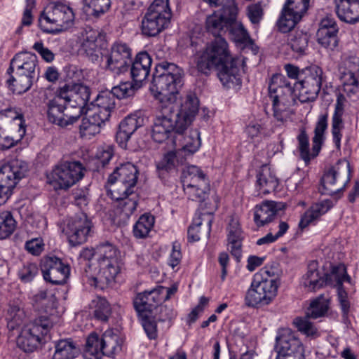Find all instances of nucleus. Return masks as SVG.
I'll list each match as a JSON object with an SVG mask.
<instances>
[{"instance_id": "nucleus-43", "label": "nucleus", "mask_w": 359, "mask_h": 359, "mask_svg": "<svg viewBox=\"0 0 359 359\" xmlns=\"http://www.w3.org/2000/svg\"><path fill=\"white\" fill-rule=\"evenodd\" d=\"M287 41L292 51L299 56L306 53L309 41V37L306 33L302 31L294 32L289 35Z\"/></svg>"}, {"instance_id": "nucleus-44", "label": "nucleus", "mask_w": 359, "mask_h": 359, "mask_svg": "<svg viewBox=\"0 0 359 359\" xmlns=\"http://www.w3.org/2000/svg\"><path fill=\"white\" fill-rule=\"evenodd\" d=\"M91 104L99 111H107L110 116L111 111L115 108V97L111 91H104L97 95Z\"/></svg>"}, {"instance_id": "nucleus-29", "label": "nucleus", "mask_w": 359, "mask_h": 359, "mask_svg": "<svg viewBox=\"0 0 359 359\" xmlns=\"http://www.w3.org/2000/svg\"><path fill=\"white\" fill-rule=\"evenodd\" d=\"M277 355L304 356V348L302 342L290 333L278 334L276 338Z\"/></svg>"}, {"instance_id": "nucleus-13", "label": "nucleus", "mask_w": 359, "mask_h": 359, "mask_svg": "<svg viewBox=\"0 0 359 359\" xmlns=\"http://www.w3.org/2000/svg\"><path fill=\"white\" fill-rule=\"evenodd\" d=\"M138 175L139 170L134 164L127 162L120 165L109 177L108 182L116 184L109 191H114L116 198L128 192L135 191Z\"/></svg>"}, {"instance_id": "nucleus-28", "label": "nucleus", "mask_w": 359, "mask_h": 359, "mask_svg": "<svg viewBox=\"0 0 359 359\" xmlns=\"http://www.w3.org/2000/svg\"><path fill=\"white\" fill-rule=\"evenodd\" d=\"M281 209L280 203L265 201L254 208V222L257 227L273 222Z\"/></svg>"}, {"instance_id": "nucleus-25", "label": "nucleus", "mask_w": 359, "mask_h": 359, "mask_svg": "<svg viewBox=\"0 0 359 359\" xmlns=\"http://www.w3.org/2000/svg\"><path fill=\"white\" fill-rule=\"evenodd\" d=\"M144 124V116L142 111H136L128 115L119 124L116 135V142L121 147L126 149L131 135Z\"/></svg>"}, {"instance_id": "nucleus-6", "label": "nucleus", "mask_w": 359, "mask_h": 359, "mask_svg": "<svg viewBox=\"0 0 359 359\" xmlns=\"http://www.w3.org/2000/svg\"><path fill=\"white\" fill-rule=\"evenodd\" d=\"M53 319L41 315L25 325L18 337L17 344L25 352H33L42 343L53 326Z\"/></svg>"}, {"instance_id": "nucleus-51", "label": "nucleus", "mask_w": 359, "mask_h": 359, "mask_svg": "<svg viewBox=\"0 0 359 359\" xmlns=\"http://www.w3.org/2000/svg\"><path fill=\"white\" fill-rule=\"evenodd\" d=\"M33 301L39 306H45V311L48 313V309L50 310V316L51 319L53 318L52 311L55 308L56 297L54 294H48L46 291H39L37 294L34 295Z\"/></svg>"}, {"instance_id": "nucleus-35", "label": "nucleus", "mask_w": 359, "mask_h": 359, "mask_svg": "<svg viewBox=\"0 0 359 359\" xmlns=\"http://www.w3.org/2000/svg\"><path fill=\"white\" fill-rule=\"evenodd\" d=\"M165 18L156 16L146 12L141 22V31L143 35L149 37L158 35L169 25Z\"/></svg>"}, {"instance_id": "nucleus-32", "label": "nucleus", "mask_w": 359, "mask_h": 359, "mask_svg": "<svg viewBox=\"0 0 359 359\" xmlns=\"http://www.w3.org/2000/svg\"><path fill=\"white\" fill-rule=\"evenodd\" d=\"M152 60L147 52L139 53L130 64V74L133 81L141 83L149 74Z\"/></svg>"}, {"instance_id": "nucleus-60", "label": "nucleus", "mask_w": 359, "mask_h": 359, "mask_svg": "<svg viewBox=\"0 0 359 359\" xmlns=\"http://www.w3.org/2000/svg\"><path fill=\"white\" fill-rule=\"evenodd\" d=\"M100 132V130L96 125L93 124L86 116L83 118L81 123L79 126V133L82 138L90 139Z\"/></svg>"}, {"instance_id": "nucleus-10", "label": "nucleus", "mask_w": 359, "mask_h": 359, "mask_svg": "<svg viewBox=\"0 0 359 359\" xmlns=\"http://www.w3.org/2000/svg\"><path fill=\"white\" fill-rule=\"evenodd\" d=\"M28 171L27 163L20 159H13L0 168V205L12 194L13 188Z\"/></svg>"}, {"instance_id": "nucleus-23", "label": "nucleus", "mask_w": 359, "mask_h": 359, "mask_svg": "<svg viewBox=\"0 0 359 359\" xmlns=\"http://www.w3.org/2000/svg\"><path fill=\"white\" fill-rule=\"evenodd\" d=\"M199 108V100L196 95L192 92L187 93L183 98L180 107L177 113L173 111V116L177 118V128L182 130L185 128L187 130Z\"/></svg>"}, {"instance_id": "nucleus-5", "label": "nucleus", "mask_w": 359, "mask_h": 359, "mask_svg": "<svg viewBox=\"0 0 359 359\" xmlns=\"http://www.w3.org/2000/svg\"><path fill=\"white\" fill-rule=\"evenodd\" d=\"M123 339L116 331L106 330L101 338L91 333L86 339L83 351L84 359H102L103 355L114 357L121 351Z\"/></svg>"}, {"instance_id": "nucleus-24", "label": "nucleus", "mask_w": 359, "mask_h": 359, "mask_svg": "<svg viewBox=\"0 0 359 359\" xmlns=\"http://www.w3.org/2000/svg\"><path fill=\"white\" fill-rule=\"evenodd\" d=\"M163 286L138 293L133 299V305L138 315L153 314V311L163 300Z\"/></svg>"}, {"instance_id": "nucleus-18", "label": "nucleus", "mask_w": 359, "mask_h": 359, "mask_svg": "<svg viewBox=\"0 0 359 359\" xmlns=\"http://www.w3.org/2000/svg\"><path fill=\"white\" fill-rule=\"evenodd\" d=\"M57 90L79 118L90 100V90L89 87L82 83H72L64 85Z\"/></svg>"}, {"instance_id": "nucleus-48", "label": "nucleus", "mask_w": 359, "mask_h": 359, "mask_svg": "<svg viewBox=\"0 0 359 359\" xmlns=\"http://www.w3.org/2000/svg\"><path fill=\"white\" fill-rule=\"evenodd\" d=\"M329 299L323 295H320L314 299L308 308L306 315L307 317L316 319L324 316L329 308Z\"/></svg>"}, {"instance_id": "nucleus-2", "label": "nucleus", "mask_w": 359, "mask_h": 359, "mask_svg": "<svg viewBox=\"0 0 359 359\" xmlns=\"http://www.w3.org/2000/svg\"><path fill=\"white\" fill-rule=\"evenodd\" d=\"M184 71L177 65L162 61L156 65L150 90L161 103H175L184 85Z\"/></svg>"}, {"instance_id": "nucleus-30", "label": "nucleus", "mask_w": 359, "mask_h": 359, "mask_svg": "<svg viewBox=\"0 0 359 359\" xmlns=\"http://www.w3.org/2000/svg\"><path fill=\"white\" fill-rule=\"evenodd\" d=\"M344 101V96L339 94L335 104L334 111L332 117L331 133L332 141L337 150L341 149V140L343 136L342 130L344 129L343 120Z\"/></svg>"}, {"instance_id": "nucleus-14", "label": "nucleus", "mask_w": 359, "mask_h": 359, "mask_svg": "<svg viewBox=\"0 0 359 359\" xmlns=\"http://www.w3.org/2000/svg\"><path fill=\"white\" fill-rule=\"evenodd\" d=\"M85 168L79 161H65L53 169L50 184L55 189H67L81 180Z\"/></svg>"}, {"instance_id": "nucleus-4", "label": "nucleus", "mask_w": 359, "mask_h": 359, "mask_svg": "<svg viewBox=\"0 0 359 359\" xmlns=\"http://www.w3.org/2000/svg\"><path fill=\"white\" fill-rule=\"evenodd\" d=\"M269 95L272 101L273 118L284 123L292 113L290 107L295 104L293 88L285 76L273 75L269 84Z\"/></svg>"}, {"instance_id": "nucleus-46", "label": "nucleus", "mask_w": 359, "mask_h": 359, "mask_svg": "<svg viewBox=\"0 0 359 359\" xmlns=\"http://www.w3.org/2000/svg\"><path fill=\"white\" fill-rule=\"evenodd\" d=\"M154 221V217L151 214L142 215L133 226L134 236L137 238H146L153 227Z\"/></svg>"}, {"instance_id": "nucleus-61", "label": "nucleus", "mask_w": 359, "mask_h": 359, "mask_svg": "<svg viewBox=\"0 0 359 359\" xmlns=\"http://www.w3.org/2000/svg\"><path fill=\"white\" fill-rule=\"evenodd\" d=\"M247 15L252 24H259L264 15V8L261 2L249 5L247 7Z\"/></svg>"}, {"instance_id": "nucleus-26", "label": "nucleus", "mask_w": 359, "mask_h": 359, "mask_svg": "<svg viewBox=\"0 0 359 359\" xmlns=\"http://www.w3.org/2000/svg\"><path fill=\"white\" fill-rule=\"evenodd\" d=\"M37 63V56L34 53L29 52L19 53L15 55L11 60L7 73L11 74L13 70H18L19 68L25 74L38 78Z\"/></svg>"}, {"instance_id": "nucleus-42", "label": "nucleus", "mask_w": 359, "mask_h": 359, "mask_svg": "<svg viewBox=\"0 0 359 359\" xmlns=\"http://www.w3.org/2000/svg\"><path fill=\"white\" fill-rule=\"evenodd\" d=\"M325 285H330L334 287H343L344 281L350 283L351 278L347 274L346 268L344 264H339L331 266L330 272L325 274Z\"/></svg>"}, {"instance_id": "nucleus-41", "label": "nucleus", "mask_w": 359, "mask_h": 359, "mask_svg": "<svg viewBox=\"0 0 359 359\" xmlns=\"http://www.w3.org/2000/svg\"><path fill=\"white\" fill-rule=\"evenodd\" d=\"M79 354V348L71 339H62L55 342L53 359H74Z\"/></svg>"}, {"instance_id": "nucleus-21", "label": "nucleus", "mask_w": 359, "mask_h": 359, "mask_svg": "<svg viewBox=\"0 0 359 359\" xmlns=\"http://www.w3.org/2000/svg\"><path fill=\"white\" fill-rule=\"evenodd\" d=\"M105 67L116 75L125 73L132 62L131 49L122 43H115L109 53L104 55Z\"/></svg>"}, {"instance_id": "nucleus-40", "label": "nucleus", "mask_w": 359, "mask_h": 359, "mask_svg": "<svg viewBox=\"0 0 359 359\" xmlns=\"http://www.w3.org/2000/svg\"><path fill=\"white\" fill-rule=\"evenodd\" d=\"M36 77L25 74L22 71L13 70L8 83L13 93L22 94L30 89Z\"/></svg>"}, {"instance_id": "nucleus-22", "label": "nucleus", "mask_w": 359, "mask_h": 359, "mask_svg": "<svg viewBox=\"0 0 359 359\" xmlns=\"http://www.w3.org/2000/svg\"><path fill=\"white\" fill-rule=\"evenodd\" d=\"M41 270L43 279L53 285L65 283L70 273L69 266L55 256L45 257L41 261Z\"/></svg>"}, {"instance_id": "nucleus-15", "label": "nucleus", "mask_w": 359, "mask_h": 359, "mask_svg": "<svg viewBox=\"0 0 359 359\" xmlns=\"http://www.w3.org/2000/svg\"><path fill=\"white\" fill-rule=\"evenodd\" d=\"M179 144L182 148L176 152L170 151L166 154L158 168L168 171L174 168L176 158L182 163V158L196 152L201 144L199 132L197 130H189V135L179 140Z\"/></svg>"}, {"instance_id": "nucleus-57", "label": "nucleus", "mask_w": 359, "mask_h": 359, "mask_svg": "<svg viewBox=\"0 0 359 359\" xmlns=\"http://www.w3.org/2000/svg\"><path fill=\"white\" fill-rule=\"evenodd\" d=\"M317 41L325 48L333 50L338 44L337 34L332 32L317 31Z\"/></svg>"}, {"instance_id": "nucleus-1", "label": "nucleus", "mask_w": 359, "mask_h": 359, "mask_svg": "<svg viewBox=\"0 0 359 359\" xmlns=\"http://www.w3.org/2000/svg\"><path fill=\"white\" fill-rule=\"evenodd\" d=\"M235 0H225L222 8L207 16L205 29L208 33L215 37V40L207 44L205 48L196 53L195 62L197 69L208 75L213 69L218 70V77L224 87L228 88L240 86L239 59L231 57L228 43L222 36L227 32L229 14L226 6L235 3Z\"/></svg>"}, {"instance_id": "nucleus-37", "label": "nucleus", "mask_w": 359, "mask_h": 359, "mask_svg": "<svg viewBox=\"0 0 359 359\" xmlns=\"http://www.w3.org/2000/svg\"><path fill=\"white\" fill-rule=\"evenodd\" d=\"M111 198L118 202L117 213L128 219L136 210L138 203V195L135 191L128 192L126 194L120 196L118 198L114 195V191H109Z\"/></svg>"}, {"instance_id": "nucleus-53", "label": "nucleus", "mask_w": 359, "mask_h": 359, "mask_svg": "<svg viewBox=\"0 0 359 359\" xmlns=\"http://www.w3.org/2000/svg\"><path fill=\"white\" fill-rule=\"evenodd\" d=\"M16 227V222L9 212L0 215V239H5L13 233Z\"/></svg>"}, {"instance_id": "nucleus-49", "label": "nucleus", "mask_w": 359, "mask_h": 359, "mask_svg": "<svg viewBox=\"0 0 359 359\" xmlns=\"http://www.w3.org/2000/svg\"><path fill=\"white\" fill-rule=\"evenodd\" d=\"M25 313L19 306L11 304L7 311L6 320L8 328L13 330L24 323Z\"/></svg>"}, {"instance_id": "nucleus-31", "label": "nucleus", "mask_w": 359, "mask_h": 359, "mask_svg": "<svg viewBox=\"0 0 359 359\" xmlns=\"http://www.w3.org/2000/svg\"><path fill=\"white\" fill-rule=\"evenodd\" d=\"M212 220L213 216L210 213L201 214L195 218L193 224L188 229L189 241H198L203 236L208 237L211 232Z\"/></svg>"}, {"instance_id": "nucleus-12", "label": "nucleus", "mask_w": 359, "mask_h": 359, "mask_svg": "<svg viewBox=\"0 0 359 359\" xmlns=\"http://www.w3.org/2000/svg\"><path fill=\"white\" fill-rule=\"evenodd\" d=\"M42 17L47 22L55 25V29H47L50 34H58L72 27L74 22V13L68 4L65 1L50 3Z\"/></svg>"}, {"instance_id": "nucleus-27", "label": "nucleus", "mask_w": 359, "mask_h": 359, "mask_svg": "<svg viewBox=\"0 0 359 359\" xmlns=\"http://www.w3.org/2000/svg\"><path fill=\"white\" fill-rule=\"evenodd\" d=\"M226 11L229 14L227 32L231 39L237 43H243L249 41L250 38L247 29L243 23L237 20L238 8L236 3L227 5Z\"/></svg>"}, {"instance_id": "nucleus-3", "label": "nucleus", "mask_w": 359, "mask_h": 359, "mask_svg": "<svg viewBox=\"0 0 359 359\" xmlns=\"http://www.w3.org/2000/svg\"><path fill=\"white\" fill-rule=\"evenodd\" d=\"M279 283L273 271L267 267L254 274L250 287L245 296L248 307L262 308L269 305L277 296Z\"/></svg>"}, {"instance_id": "nucleus-34", "label": "nucleus", "mask_w": 359, "mask_h": 359, "mask_svg": "<svg viewBox=\"0 0 359 359\" xmlns=\"http://www.w3.org/2000/svg\"><path fill=\"white\" fill-rule=\"evenodd\" d=\"M336 13L344 22L354 24L359 20V0H334Z\"/></svg>"}, {"instance_id": "nucleus-62", "label": "nucleus", "mask_w": 359, "mask_h": 359, "mask_svg": "<svg viewBox=\"0 0 359 359\" xmlns=\"http://www.w3.org/2000/svg\"><path fill=\"white\" fill-rule=\"evenodd\" d=\"M110 313L111 308L108 302L105 299H100L94 311L95 317L101 321L106 322Z\"/></svg>"}, {"instance_id": "nucleus-64", "label": "nucleus", "mask_w": 359, "mask_h": 359, "mask_svg": "<svg viewBox=\"0 0 359 359\" xmlns=\"http://www.w3.org/2000/svg\"><path fill=\"white\" fill-rule=\"evenodd\" d=\"M33 48L41 56V57L47 62H51L54 60V53L48 48L44 47L41 41L36 42Z\"/></svg>"}, {"instance_id": "nucleus-45", "label": "nucleus", "mask_w": 359, "mask_h": 359, "mask_svg": "<svg viewBox=\"0 0 359 359\" xmlns=\"http://www.w3.org/2000/svg\"><path fill=\"white\" fill-rule=\"evenodd\" d=\"M183 185L191 183H201V185H207L208 180L203 171L196 165H189L182 172Z\"/></svg>"}, {"instance_id": "nucleus-38", "label": "nucleus", "mask_w": 359, "mask_h": 359, "mask_svg": "<svg viewBox=\"0 0 359 359\" xmlns=\"http://www.w3.org/2000/svg\"><path fill=\"white\" fill-rule=\"evenodd\" d=\"M104 39L105 36L99 30L91 28L86 30L83 47L87 54L90 55L93 60L98 58V55L96 53L104 46Z\"/></svg>"}, {"instance_id": "nucleus-33", "label": "nucleus", "mask_w": 359, "mask_h": 359, "mask_svg": "<svg viewBox=\"0 0 359 359\" xmlns=\"http://www.w3.org/2000/svg\"><path fill=\"white\" fill-rule=\"evenodd\" d=\"M279 182L267 165H262L257 174L256 188L259 195H266L274 191Z\"/></svg>"}, {"instance_id": "nucleus-8", "label": "nucleus", "mask_w": 359, "mask_h": 359, "mask_svg": "<svg viewBox=\"0 0 359 359\" xmlns=\"http://www.w3.org/2000/svg\"><path fill=\"white\" fill-rule=\"evenodd\" d=\"M97 253L99 255L100 266L98 277H93L90 284L95 287H100L98 283L110 284L114 281L120 271L117 257L118 251L111 243L107 242L97 246Z\"/></svg>"}, {"instance_id": "nucleus-7", "label": "nucleus", "mask_w": 359, "mask_h": 359, "mask_svg": "<svg viewBox=\"0 0 359 359\" xmlns=\"http://www.w3.org/2000/svg\"><path fill=\"white\" fill-rule=\"evenodd\" d=\"M174 103H161V114L156 116L154 121L151 137L158 143H162L168 139L171 133H175V143L182 140V137L187 136V130L177 128V118L173 116Z\"/></svg>"}, {"instance_id": "nucleus-54", "label": "nucleus", "mask_w": 359, "mask_h": 359, "mask_svg": "<svg viewBox=\"0 0 359 359\" xmlns=\"http://www.w3.org/2000/svg\"><path fill=\"white\" fill-rule=\"evenodd\" d=\"M278 227L279 231H278L276 233L273 234L271 231H270L265 236L258 239L256 243L257 245H267L275 242L287 232L289 229V225L286 222L280 220L278 222Z\"/></svg>"}, {"instance_id": "nucleus-52", "label": "nucleus", "mask_w": 359, "mask_h": 359, "mask_svg": "<svg viewBox=\"0 0 359 359\" xmlns=\"http://www.w3.org/2000/svg\"><path fill=\"white\" fill-rule=\"evenodd\" d=\"M147 12L158 17L164 16L169 21L172 16L168 0H154Z\"/></svg>"}, {"instance_id": "nucleus-47", "label": "nucleus", "mask_w": 359, "mask_h": 359, "mask_svg": "<svg viewBox=\"0 0 359 359\" xmlns=\"http://www.w3.org/2000/svg\"><path fill=\"white\" fill-rule=\"evenodd\" d=\"M184 191L188 198L194 201L203 202L205 201L208 191H209L208 183L207 185H201V183H191L183 185Z\"/></svg>"}, {"instance_id": "nucleus-19", "label": "nucleus", "mask_w": 359, "mask_h": 359, "mask_svg": "<svg viewBox=\"0 0 359 359\" xmlns=\"http://www.w3.org/2000/svg\"><path fill=\"white\" fill-rule=\"evenodd\" d=\"M92 222L86 214L81 212L70 218L64 231L72 246L81 245L91 236Z\"/></svg>"}, {"instance_id": "nucleus-63", "label": "nucleus", "mask_w": 359, "mask_h": 359, "mask_svg": "<svg viewBox=\"0 0 359 359\" xmlns=\"http://www.w3.org/2000/svg\"><path fill=\"white\" fill-rule=\"evenodd\" d=\"M86 117L100 130L102 126L109 119L110 116L107 111H101L94 107L93 110L86 113Z\"/></svg>"}, {"instance_id": "nucleus-59", "label": "nucleus", "mask_w": 359, "mask_h": 359, "mask_svg": "<svg viewBox=\"0 0 359 359\" xmlns=\"http://www.w3.org/2000/svg\"><path fill=\"white\" fill-rule=\"evenodd\" d=\"M135 88L130 81L121 83L119 85L113 87L111 90L114 97H117L118 99H123L133 96L135 94Z\"/></svg>"}, {"instance_id": "nucleus-11", "label": "nucleus", "mask_w": 359, "mask_h": 359, "mask_svg": "<svg viewBox=\"0 0 359 359\" xmlns=\"http://www.w3.org/2000/svg\"><path fill=\"white\" fill-rule=\"evenodd\" d=\"M328 114L326 112L318 116V121L314 129V136L312 139L313 146L312 152L309 151V136L305 129H302L297 136L298 149L300 152V156L307 165L311 158L316 157L325 140V133L327 128Z\"/></svg>"}, {"instance_id": "nucleus-36", "label": "nucleus", "mask_w": 359, "mask_h": 359, "mask_svg": "<svg viewBox=\"0 0 359 359\" xmlns=\"http://www.w3.org/2000/svg\"><path fill=\"white\" fill-rule=\"evenodd\" d=\"M301 284L310 292L321 288L325 285L324 278L320 275L318 263L311 261L309 263L307 271L302 276Z\"/></svg>"}, {"instance_id": "nucleus-50", "label": "nucleus", "mask_w": 359, "mask_h": 359, "mask_svg": "<svg viewBox=\"0 0 359 359\" xmlns=\"http://www.w3.org/2000/svg\"><path fill=\"white\" fill-rule=\"evenodd\" d=\"M309 318H311L307 317L306 315L304 318H296L294 320V324L299 332L306 337L315 339L320 336V333Z\"/></svg>"}, {"instance_id": "nucleus-16", "label": "nucleus", "mask_w": 359, "mask_h": 359, "mask_svg": "<svg viewBox=\"0 0 359 359\" xmlns=\"http://www.w3.org/2000/svg\"><path fill=\"white\" fill-rule=\"evenodd\" d=\"M350 177L349 163H338L324 174L321 180L320 191L322 194L332 196L346 187Z\"/></svg>"}, {"instance_id": "nucleus-9", "label": "nucleus", "mask_w": 359, "mask_h": 359, "mask_svg": "<svg viewBox=\"0 0 359 359\" xmlns=\"http://www.w3.org/2000/svg\"><path fill=\"white\" fill-rule=\"evenodd\" d=\"M323 75V69L317 65L302 70L299 81L294 86V90L298 91L297 97L302 103L316 100L321 88Z\"/></svg>"}, {"instance_id": "nucleus-58", "label": "nucleus", "mask_w": 359, "mask_h": 359, "mask_svg": "<svg viewBox=\"0 0 359 359\" xmlns=\"http://www.w3.org/2000/svg\"><path fill=\"white\" fill-rule=\"evenodd\" d=\"M39 268L36 264L27 262L18 271L20 280L25 283H29L38 275Z\"/></svg>"}, {"instance_id": "nucleus-20", "label": "nucleus", "mask_w": 359, "mask_h": 359, "mask_svg": "<svg viewBox=\"0 0 359 359\" xmlns=\"http://www.w3.org/2000/svg\"><path fill=\"white\" fill-rule=\"evenodd\" d=\"M47 113L50 122L62 128L73 124L79 119L58 90L55 96L48 102Z\"/></svg>"}, {"instance_id": "nucleus-56", "label": "nucleus", "mask_w": 359, "mask_h": 359, "mask_svg": "<svg viewBox=\"0 0 359 359\" xmlns=\"http://www.w3.org/2000/svg\"><path fill=\"white\" fill-rule=\"evenodd\" d=\"M86 6L92 8V15L99 18L109 11L111 7V0H83Z\"/></svg>"}, {"instance_id": "nucleus-55", "label": "nucleus", "mask_w": 359, "mask_h": 359, "mask_svg": "<svg viewBox=\"0 0 359 359\" xmlns=\"http://www.w3.org/2000/svg\"><path fill=\"white\" fill-rule=\"evenodd\" d=\"M141 319L144 330L150 339H155L157 334L156 318L153 314L138 315Z\"/></svg>"}, {"instance_id": "nucleus-17", "label": "nucleus", "mask_w": 359, "mask_h": 359, "mask_svg": "<svg viewBox=\"0 0 359 359\" xmlns=\"http://www.w3.org/2000/svg\"><path fill=\"white\" fill-rule=\"evenodd\" d=\"M310 0H287L276 22L279 31L287 33L302 20L309 7Z\"/></svg>"}, {"instance_id": "nucleus-39", "label": "nucleus", "mask_w": 359, "mask_h": 359, "mask_svg": "<svg viewBox=\"0 0 359 359\" xmlns=\"http://www.w3.org/2000/svg\"><path fill=\"white\" fill-rule=\"evenodd\" d=\"M331 208L332 202L330 200H325L312 205L302 217L299 224V227L302 229L306 228L325 214Z\"/></svg>"}]
</instances>
